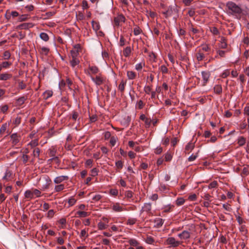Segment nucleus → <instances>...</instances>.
Returning a JSON list of instances; mask_svg holds the SVG:
<instances>
[{"label": "nucleus", "instance_id": "nucleus-60", "mask_svg": "<svg viewBox=\"0 0 249 249\" xmlns=\"http://www.w3.org/2000/svg\"><path fill=\"white\" fill-rule=\"evenodd\" d=\"M249 166H247V167H245L242 170V173L243 175H246V176L249 175Z\"/></svg>", "mask_w": 249, "mask_h": 249}, {"label": "nucleus", "instance_id": "nucleus-6", "mask_svg": "<svg viewBox=\"0 0 249 249\" xmlns=\"http://www.w3.org/2000/svg\"><path fill=\"white\" fill-rule=\"evenodd\" d=\"M125 20V17L123 15H119L115 17L114 21L116 25H119L120 22H124Z\"/></svg>", "mask_w": 249, "mask_h": 249}, {"label": "nucleus", "instance_id": "nucleus-31", "mask_svg": "<svg viewBox=\"0 0 249 249\" xmlns=\"http://www.w3.org/2000/svg\"><path fill=\"white\" fill-rule=\"evenodd\" d=\"M112 209L113 211L116 212H121L123 211V208L121 207L119 204H116L112 206Z\"/></svg>", "mask_w": 249, "mask_h": 249}, {"label": "nucleus", "instance_id": "nucleus-47", "mask_svg": "<svg viewBox=\"0 0 249 249\" xmlns=\"http://www.w3.org/2000/svg\"><path fill=\"white\" fill-rule=\"evenodd\" d=\"M109 194L112 196H116L118 194V190L115 188H112L110 190Z\"/></svg>", "mask_w": 249, "mask_h": 249}, {"label": "nucleus", "instance_id": "nucleus-62", "mask_svg": "<svg viewBox=\"0 0 249 249\" xmlns=\"http://www.w3.org/2000/svg\"><path fill=\"white\" fill-rule=\"evenodd\" d=\"M136 222V219L135 218H129L128 219L127 221V224L133 225L135 224Z\"/></svg>", "mask_w": 249, "mask_h": 249}, {"label": "nucleus", "instance_id": "nucleus-40", "mask_svg": "<svg viewBox=\"0 0 249 249\" xmlns=\"http://www.w3.org/2000/svg\"><path fill=\"white\" fill-rule=\"evenodd\" d=\"M11 176H12L11 172L10 171L7 170L4 176L2 178L4 180H8L11 178Z\"/></svg>", "mask_w": 249, "mask_h": 249}, {"label": "nucleus", "instance_id": "nucleus-50", "mask_svg": "<svg viewBox=\"0 0 249 249\" xmlns=\"http://www.w3.org/2000/svg\"><path fill=\"white\" fill-rule=\"evenodd\" d=\"M76 202V200L73 197H71L69 199L68 202L69 204V206H73Z\"/></svg>", "mask_w": 249, "mask_h": 249}, {"label": "nucleus", "instance_id": "nucleus-57", "mask_svg": "<svg viewBox=\"0 0 249 249\" xmlns=\"http://www.w3.org/2000/svg\"><path fill=\"white\" fill-rule=\"evenodd\" d=\"M188 198L190 201H195L197 198V196L196 194H191Z\"/></svg>", "mask_w": 249, "mask_h": 249}, {"label": "nucleus", "instance_id": "nucleus-11", "mask_svg": "<svg viewBox=\"0 0 249 249\" xmlns=\"http://www.w3.org/2000/svg\"><path fill=\"white\" fill-rule=\"evenodd\" d=\"M34 24L33 23H24L18 25V27L21 29H28L33 27Z\"/></svg>", "mask_w": 249, "mask_h": 249}, {"label": "nucleus", "instance_id": "nucleus-45", "mask_svg": "<svg viewBox=\"0 0 249 249\" xmlns=\"http://www.w3.org/2000/svg\"><path fill=\"white\" fill-rule=\"evenodd\" d=\"M125 39H124V36L121 35L120 36V41H119V46L121 47H123L125 45Z\"/></svg>", "mask_w": 249, "mask_h": 249}, {"label": "nucleus", "instance_id": "nucleus-34", "mask_svg": "<svg viewBox=\"0 0 249 249\" xmlns=\"http://www.w3.org/2000/svg\"><path fill=\"white\" fill-rule=\"evenodd\" d=\"M199 50H201V52H208L211 50L210 47L207 44L202 45L201 46V49Z\"/></svg>", "mask_w": 249, "mask_h": 249}, {"label": "nucleus", "instance_id": "nucleus-25", "mask_svg": "<svg viewBox=\"0 0 249 249\" xmlns=\"http://www.w3.org/2000/svg\"><path fill=\"white\" fill-rule=\"evenodd\" d=\"M174 207V206L171 205L170 204L164 206L162 209L163 210V213H169L172 210V208Z\"/></svg>", "mask_w": 249, "mask_h": 249}, {"label": "nucleus", "instance_id": "nucleus-14", "mask_svg": "<svg viewBox=\"0 0 249 249\" xmlns=\"http://www.w3.org/2000/svg\"><path fill=\"white\" fill-rule=\"evenodd\" d=\"M132 50L133 48H132L130 46L126 47L124 49L123 51L124 55L126 57L129 56L132 52Z\"/></svg>", "mask_w": 249, "mask_h": 249}, {"label": "nucleus", "instance_id": "nucleus-59", "mask_svg": "<svg viewBox=\"0 0 249 249\" xmlns=\"http://www.w3.org/2000/svg\"><path fill=\"white\" fill-rule=\"evenodd\" d=\"M56 153V150L54 148L50 149L49 155L51 157H54Z\"/></svg>", "mask_w": 249, "mask_h": 249}, {"label": "nucleus", "instance_id": "nucleus-61", "mask_svg": "<svg viewBox=\"0 0 249 249\" xmlns=\"http://www.w3.org/2000/svg\"><path fill=\"white\" fill-rule=\"evenodd\" d=\"M98 170L96 168H93L91 170V176L92 177H95L98 175Z\"/></svg>", "mask_w": 249, "mask_h": 249}, {"label": "nucleus", "instance_id": "nucleus-17", "mask_svg": "<svg viewBox=\"0 0 249 249\" xmlns=\"http://www.w3.org/2000/svg\"><path fill=\"white\" fill-rule=\"evenodd\" d=\"M214 92L216 94H220L222 92V86L220 85H216L213 88Z\"/></svg>", "mask_w": 249, "mask_h": 249}, {"label": "nucleus", "instance_id": "nucleus-48", "mask_svg": "<svg viewBox=\"0 0 249 249\" xmlns=\"http://www.w3.org/2000/svg\"><path fill=\"white\" fill-rule=\"evenodd\" d=\"M142 30L139 27L137 26L134 29V34L135 36H138L140 35L142 32Z\"/></svg>", "mask_w": 249, "mask_h": 249}, {"label": "nucleus", "instance_id": "nucleus-51", "mask_svg": "<svg viewBox=\"0 0 249 249\" xmlns=\"http://www.w3.org/2000/svg\"><path fill=\"white\" fill-rule=\"evenodd\" d=\"M146 127H149L152 123V120L150 118H146L144 121Z\"/></svg>", "mask_w": 249, "mask_h": 249}, {"label": "nucleus", "instance_id": "nucleus-63", "mask_svg": "<svg viewBox=\"0 0 249 249\" xmlns=\"http://www.w3.org/2000/svg\"><path fill=\"white\" fill-rule=\"evenodd\" d=\"M102 196L99 194H97L92 196V199L95 201L99 200L101 198Z\"/></svg>", "mask_w": 249, "mask_h": 249}, {"label": "nucleus", "instance_id": "nucleus-18", "mask_svg": "<svg viewBox=\"0 0 249 249\" xmlns=\"http://www.w3.org/2000/svg\"><path fill=\"white\" fill-rule=\"evenodd\" d=\"M53 92L52 90H46L43 93V97L44 100H47L53 95Z\"/></svg>", "mask_w": 249, "mask_h": 249}, {"label": "nucleus", "instance_id": "nucleus-42", "mask_svg": "<svg viewBox=\"0 0 249 249\" xmlns=\"http://www.w3.org/2000/svg\"><path fill=\"white\" fill-rule=\"evenodd\" d=\"M41 52H40V53H43V54H45V55H48V54L50 51V49L49 48L45 47H42L41 48Z\"/></svg>", "mask_w": 249, "mask_h": 249}, {"label": "nucleus", "instance_id": "nucleus-64", "mask_svg": "<svg viewBox=\"0 0 249 249\" xmlns=\"http://www.w3.org/2000/svg\"><path fill=\"white\" fill-rule=\"evenodd\" d=\"M160 69L163 73H167L168 72V70L165 65H161Z\"/></svg>", "mask_w": 249, "mask_h": 249}, {"label": "nucleus", "instance_id": "nucleus-21", "mask_svg": "<svg viewBox=\"0 0 249 249\" xmlns=\"http://www.w3.org/2000/svg\"><path fill=\"white\" fill-rule=\"evenodd\" d=\"M127 76L128 79L132 80L136 78V73L134 71H127Z\"/></svg>", "mask_w": 249, "mask_h": 249}, {"label": "nucleus", "instance_id": "nucleus-23", "mask_svg": "<svg viewBox=\"0 0 249 249\" xmlns=\"http://www.w3.org/2000/svg\"><path fill=\"white\" fill-rule=\"evenodd\" d=\"M226 53V51L218 49L216 50V53L217 55L215 56V58H217L218 56H219L221 57H225Z\"/></svg>", "mask_w": 249, "mask_h": 249}, {"label": "nucleus", "instance_id": "nucleus-39", "mask_svg": "<svg viewBox=\"0 0 249 249\" xmlns=\"http://www.w3.org/2000/svg\"><path fill=\"white\" fill-rule=\"evenodd\" d=\"M21 117L19 116L18 115L15 118L14 121H13V124H15L16 126L19 125L21 123Z\"/></svg>", "mask_w": 249, "mask_h": 249}, {"label": "nucleus", "instance_id": "nucleus-26", "mask_svg": "<svg viewBox=\"0 0 249 249\" xmlns=\"http://www.w3.org/2000/svg\"><path fill=\"white\" fill-rule=\"evenodd\" d=\"M128 243L131 246L136 247L140 244L139 242L135 239H130L129 240Z\"/></svg>", "mask_w": 249, "mask_h": 249}, {"label": "nucleus", "instance_id": "nucleus-53", "mask_svg": "<svg viewBox=\"0 0 249 249\" xmlns=\"http://www.w3.org/2000/svg\"><path fill=\"white\" fill-rule=\"evenodd\" d=\"M38 144V140L35 139L34 140L32 141L29 143V145H31L32 147H34L37 146Z\"/></svg>", "mask_w": 249, "mask_h": 249}, {"label": "nucleus", "instance_id": "nucleus-30", "mask_svg": "<svg viewBox=\"0 0 249 249\" xmlns=\"http://www.w3.org/2000/svg\"><path fill=\"white\" fill-rule=\"evenodd\" d=\"M89 70L91 71V72L93 74H96L99 71V69L96 66H89Z\"/></svg>", "mask_w": 249, "mask_h": 249}, {"label": "nucleus", "instance_id": "nucleus-49", "mask_svg": "<svg viewBox=\"0 0 249 249\" xmlns=\"http://www.w3.org/2000/svg\"><path fill=\"white\" fill-rule=\"evenodd\" d=\"M144 104L143 103V101L142 100L139 101L137 103V107L139 109H142L144 107Z\"/></svg>", "mask_w": 249, "mask_h": 249}, {"label": "nucleus", "instance_id": "nucleus-7", "mask_svg": "<svg viewBox=\"0 0 249 249\" xmlns=\"http://www.w3.org/2000/svg\"><path fill=\"white\" fill-rule=\"evenodd\" d=\"M24 197L27 200L35 198L32 190H28L26 191L24 193Z\"/></svg>", "mask_w": 249, "mask_h": 249}, {"label": "nucleus", "instance_id": "nucleus-43", "mask_svg": "<svg viewBox=\"0 0 249 249\" xmlns=\"http://www.w3.org/2000/svg\"><path fill=\"white\" fill-rule=\"evenodd\" d=\"M11 54L9 51H6L3 53V59L8 60L10 58Z\"/></svg>", "mask_w": 249, "mask_h": 249}, {"label": "nucleus", "instance_id": "nucleus-54", "mask_svg": "<svg viewBox=\"0 0 249 249\" xmlns=\"http://www.w3.org/2000/svg\"><path fill=\"white\" fill-rule=\"evenodd\" d=\"M28 18V15H22L19 17L18 21H20V22L25 21L27 20Z\"/></svg>", "mask_w": 249, "mask_h": 249}, {"label": "nucleus", "instance_id": "nucleus-33", "mask_svg": "<svg viewBox=\"0 0 249 249\" xmlns=\"http://www.w3.org/2000/svg\"><path fill=\"white\" fill-rule=\"evenodd\" d=\"M76 214L80 217H86L89 215L88 213L84 211H78L76 212Z\"/></svg>", "mask_w": 249, "mask_h": 249}, {"label": "nucleus", "instance_id": "nucleus-36", "mask_svg": "<svg viewBox=\"0 0 249 249\" xmlns=\"http://www.w3.org/2000/svg\"><path fill=\"white\" fill-rule=\"evenodd\" d=\"M186 31L185 30H184L183 29L181 28H180L178 30V36H183V38L185 37V35L186 34Z\"/></svg>", "mask_w": 249, "mask_h": 249}, {"label": "nucleus", "instance_id": "nucleus-52", "mask_svg": "<svg viewBox=\"0 0 249 249\" xmlns=\"http://www.w3.org/2000/svg\"><path fill=\"white\" fill-rule=\"evenodd\" d=\"M35 198L38 197L40 196L41 192L37 189L32 190Z\"/></svg>", "mask_w": 249, "mask_h": 249}, {"label": "nucleus", "instance_id": "nucleus-4", "mask_svg": "<svg viewBox=\"0 0 249 249\" xmlns=\"http://www.w3.org/2000/svg\"><path fill=\"white\" fill-rule=\"evenodd\" d=\"M201 74L203 79V86H205L209 81L211 73L209 71H202Z\"/></svg>", "mask_w": 249, "mask_h": 249}, {"label": "nucleus", "instance_id": "nucleus-28", "mask_svg": "<svg viewBox=\"0 0 249 249\" xmlns=\"http://www.w3.org/2000/svg\"><path fill=\"white\" fill-rule=\"evenodd\" d=\"M185 202V199L183 197H179L176 200V204L178 206H180L182 205Z\"/></svg>", "mask_w": 249, "mask_h": 249}, {"label": "nucleus", "instance_id": "nucleus-32", "mask_svg": "<svg viewBox=\"0 0 249 249\" xmlns=\"http://www.w3.org/2000/svg\"><path fill=\"white\" fill-rule=\"evenodd\" d=\"M0 64L2 68L7 69L12 65V63L8 61H4Z\"/></svg>", "mask_w": 249, "mask_h": 249}, {"label": "nucleus", "instance_id": "nucleus-13", "mask_svg": "<svg viewBox=\"0 0 249 249\" xmlns=\"http://www.w3.org/2000/svg\"><path fill=\"white\" fill-rule=\"evenodd\" d=\"M220 43L218 44V47L220 49H225L227 47V43L226 42V39L224 37H222L221 38Z\"/></svg>", "mask_w": 249, "mask_h": 249}, {"label": "nucleus", "instance_id": "nucleus-20", "mask_svg": "<svg viewBox=\"0 0 249 249\" xmlns=\"http://www.w3.org/2000/svg\"><path fill=\"white\" fill-rule=\"evenodd\" d=\"M26 100V98H25L24 96H22L18 98V99H17V105L18 106L22 105L24 103Z\"/></svg>", "mask_w": 249, "mask_h": 249}, {"label": "nucleus", "instance_id": "nucleus-22", "mask_svg": "<svg viewBox=\"0 0 249 249\" xmlns=\"http://www.w3.org/2000/svg\"><path fill=\"white\" fill-rule=\"evenodd\" d=\"M91 24L92 26L93 29L95 31L97 32L98 30L100 29V26L98 22H97L94 20L91 21Z\"/></svg>", "mask_w": 249, "mask_h": 249}, {"label": "nucleus", "instance_id": "nucleus-19", "mask_svg": "<svg viewBox=\"0 0 249 249\" xmlns=\"http://www.w3.org/2000/svg\"><path fill=\"white\" fill-rule=\"evenodd\" d=\"M11 138L12 140V143L15 145L19 142L17 133H14L11 135Z\"/></svg>", "mask_w": 249, "mask_h": 249}, {"label": "nucleus", "instance_id": "nucleus-38", "mask_svg": "<svg viewBox=\"0 0 249 249\" xmlns=\"http://www.w3.org/2000/svg\"><path fill=\"white\" fill-rule=\"evenodd\" d=\"M145 66V63L144 62H141L140 63H138L135 66V69L137 71H141L143 67Z\"/></svg>", "mask_w": 249, "mask_h": 249}, {"label": "nucleus", "instance_id": "nucleus-10", "mask_svg": "<svg viewBox=\"0 0 249 249\" xmlns=\"http://www.w3.org/2000/svg\"><path fill=\"white\" fill-rule=\"evenodd\" d=\"M12 77V74L8 73H2L0 74V80L6 81L10 79Z\"/></svg>", "mask_w": 249, "mask_h": 249}, {"label": "nucleus", "instance_id": "nucleus-24", "mask_svg": "<svg viewBox=\"0 0 249 249\" xmlns=\"http://www.w3.org/2000/svg\"><path fill=\"white\" fill-rule=\"evenodd\" d=\"M40 37L41 39L44 41H48L49 40V36L48 34L46 33H41L40 34Z\"/></svg>", "mask_w": 249, "mask_h": 249}, {"label": "nucleus", "instance_id": "nucleus-56", "mask_svg": "<svg viewBox=\"0 0 249 249\" xmlns=\"http://www.w3.org/2000/svg\"><path fill=\"white\" fill-rule=\"evenodd\" d=\"M116 166L119 169H121L123 167V162L121 160H118L115 163Z\"/></svg>", "mask_w": 249, "mask_h": 249}, {"label": "nucleus", "instance_id": "nucleus-15", "mask_svg": "<svg viewBox=\"0 0 249 249\" xmlns=\"http://www.w3.org/2000/svg\"><path fill=\"white\" fill-rule=\"evenodd\" d=\"M68 179V177L67 176H62L56 177L54 180V182L56 184H59L61 183L62 181H63L64 180H66Z\"/></svg>", "mask_w": 249, "mask_h": 249}, {"label": "nucleus", "instance_id": "nucleus-2", "mask_svg": "<svg viewBox=\"0 0 249 249\" xmlns=\"http://www.w3.org/2000/svg\"><path fill=\"white\" fill-rule=\"evenodd\" d=\"M178 12V10L177 8V5H175L174 6H169L165 11L162 12V14L164 15L165 18H167L173 14H177Z\"/></svg>", "mask_w": 249, "mask_h": 249}, {"label": "nucleus", "instance_id": "nucleus-9", "mask_svg": "<svg viewBox=\"0 0 249 249\" xmlns=\"http://www.w3.org/2000/svg\"><path fill=\"white\" fill-rule=\"evenodd\" d=\"M196 60L199 62L204 59L205 55L203 53L201 52V50H198V52L196 53Z\"/></svg>", "mask_w": 249, "mask_h": 249}, {"label": "nucleus", "instance_id": "nucleus-5", "mask_svg": "<svg viewBox=\"0 0 249 249\" xmlns=\"http://www.w3.org/2000/svg\"><path fill=\"white\" fill-rule=\"evenodd\" d=\"M152 209L151 204L150 203H145L144 204L143 207L141 210V213H142L144 212H146L148 214L151 213V211Z\"/></svg>", "mask_w": 249, "mask_h": 249}, {"label": "nucleus", "instance_id": "nucleus-8", "mask_svg": "<svg viewBox=\"0 0 249 249\" xmlns=\"http://www.w3.org/2000/svg\"><path fill=\"white\" fill-rule=\"evenodd\" d=\"M178 236L181 239H187L190 237V233L187 231H183L178 234Z\"/></svg>", "mask_w": 249, "mask_h": 249}, {"label": "nucleus", "instance_id": "nucleus-41", "mask_svg": "<svg viewBox=\"0 0 249 249\" xmlns=\"http://www.w3.org/2000/svg\"><path fill=\"white\" fill-rule=\"evenodd\" d=\"M126 84V82H124L123 81H122L120 85H119V89L122 92H123L124 90V87Z\"/></svg>", "mask_w": 249, "mask_h": 249}, {"label": "nucleus", "instance_id": "nucleus-46", "mask_svg": "<svg viewBox=\"0 0 249 249\" xmlns=\"http://www.w3.org/2000/svg\"><path fill=\"white\" fill-rule=\"evenodd\" d=\"M117 140V137L115 136H112L110 140V143L111 145L113 146L115 145L116 143V141Z\"/></svg>", "mask_w": 249, "mask_h": 249}, {"label": "nucleus", "instance_id": "nucleus-44", "mask_svg": "<svg viewBox=\"0 0 249 249\" xmlns=\"http://www.w3.org/2000/svg\"><path fill=\"white\" fill-rule=\"evenodd\" d=\"M8 126V125L6 123L3 124L0 128V133L3 134L6 130Z\"/></svg>", "mask_w": 249, "mask_h": 249}, {"label": "nucleus", "instance_id": "nucleus-27", "mask_svg": "<svg viewBox=\"0 0 249 249\" xmlns=\"http://www.w3.org/2000/svg\"><path fill=\"white\" fill-rule=\"evenodd\" d=\"M79 62L80 61L77 58H72V60L70 61L71 65L73 68L78 65Z\"/></svg>", "mask_w": 249, "mask_h": 249}, {"label": "nucleus", "instance_id": "nucleus-37", "mask_svg": "<svg viewBox=\"0 0 249 249\" xmlns=\"http://www.w3.org/2000/svg\"><path fill=\"white\" fill-rule=\"evenodd\" d=\"M70 53L72 58H77V55L79 54L78 51L77 50H72L71 51Z\"/></svg>", "mask_w": 249, "mask_h": 249}, {"label": "nucleus", "instance_id": "nucleus-29", "mask_svg": "<svg viewBox=\"0 0 249 249\" xmlns=\"http://www.w3.org/2000/svg\"><path fill=\"white\" fill-rule=\"evenodd\" d=\"M107 225L105 223L102 222V221L99 222L98 223V228L99 230H103L107 229Z\"/></svg>", "mask_w": 249, "mask_h": 249}, {"label": "nucleus", "instance_id": "nucleus-16", "mask_svg": "<svg viewBox=\"0 0 249 249\" xmlns=\"http://www.w3.org/2000/svg\"><path fill=\"white\" fill-rule=\"evenodd\" d=\"M246 142V138L243 136H240L237 139V143L239 146H243Z\"/></svg>", "mask_w": 249, "mask_h": 249}, {"label": "nucleus", "instance_id": "nucleus-12", "mask_svg": "<svg viewBox=\"0 0 249 249\" xmlns=\"http://www.w3.org/2000/svg\"><path fill=\"white\" fill-rule=\"evenodd\" d=\"M91 79L98 86L101 85L103 83V78L100 76H96L95 77H91Z\"/></svg>", "mask_w": 249, "mask_h": 249}, {"label": "nucleus", "instance_id": "nucleus-55", "mask_svg": "<svg viewBox=\"0 0 249 249\" xmlns=\"http://www.w3.org/2000/svg\"><path fill=\"white\" fill-rule=\"evenodd\" d=\"M40 154V149L39 148H36L33 151V155L34 157H39Z\"/></svg>", "mask_w": 249, "mask_h": 249}, {"label": "nucleus", "instance_id": "nucleus-35", "mask_svg": "<svg viewBox=\"0 0 249 249\" xmlns=\"http://www.w3.org/2000/svg\"><path fill=\"white\" fill-rule=\"evenodd\" d=\"M195 147V144L193 143L192 142H189L185 146V150L186 151H189V150H192Z\"/></svg>", "mask_w": 249, "mask_h": 249}, {"label": "nucleus", "instance_id": "nucleus-1", "mask_svg": "<svg viewBox=\"0 0 249 249\" xmlns=\"http://www.w3.org/2000/svg\"><path fill=\"white\" fill-rule=\"evenodd\" d=\"M227 13L229 16H232L238 20L244 15L243 10L240 4H237L232 1H228L226 4Z\"/></svg>", "mask_w": 249, "mask_h": 249}, {"label": "nucleus", "instance_id": "nucleus-3", "mask_svg": "<svg viewBox=\"0 0 249 249\" xmlns=\"http://www.w3.org/2000/svg\"><path fill=\"white\" fill-rule=\"evenodd\" d=\"M165 244L169 245L170 247L176 248L181 244V242L176 240L173 237H170L166 240Z\"/></svg>", "mask_w": 249, "mask_h": 249}, {"label": "nucleus", "instance_id": "nucleus-58", "mask_svg": "<svg viewBox=\"0 0 249 249\" xmlns=\"http://www.w3.org/2000/svg\"><path fill=\"white\" fill-rule=\"evenodd\" d=\"M172 159V155L170 153H167L165 155V160L166 161H170Z\"/></svg>", "mask_w": 249, "mask_h": 249}]
</instances>
